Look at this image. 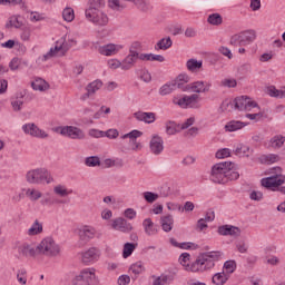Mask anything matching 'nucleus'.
I'll return each instance as SVG.
<instances>
[{
	"instance_id": "nucleus-47",
	"label": "nucleus",
	"mask_w": 285,
	"mask_h": 285,
	"mask_svg": "<svg viewBox=\"0 0 285 285\" xmlns=\"http://www.w3.org/2000/svg\"><path fill=\"white\" fill-rule=\"evenodd\" d=\"M267 94L269 95V97H276L278 99L285 98V90H278L274 86H272L267 89Z\"/></svg>"
},
{
	"instance_id": "nucleus-26",
	"label": "nucleus",
	"mask_w": 285,
	"mask_h": 285,
	"mask_svg": "<svg viewBox=\"0 0 285 285\" xmlns=\"http://www.w3.org/2000/svg\"><path fill=\"white\" fill-rule=\"evenodd\" d=\"M210 90V83L205 86L204 81H195L190 83L189 92H208Z\"/></svg>"
},
{
	"instance_id": "nucleus-6",
	"label": "nucleus",
	"mask_w": 285,
	"mask_h": 285,
	"mask_svg": "<svg viewBox=\"0 0 285 285\" xmlns=\"http://www.w3.org/2000/svg\"><path fill=\"white\" fill-rule=\"evenodd\" d=\"M97 230L90 226H83L78 229V242L76 243V248H83L91 239H95Z\"/></svg>"
},
{
	"instance_id": "nucleus-24",
	"label": "nucleus",
	"mask_w": 285,
	"mask_h": 285,
	"mask_svg": "<svg viewBox=\"0 0 285 285\" xmlns=\"http://www.w3.org/2000/svg\"><path fill=\"white\" fill-rule=\"evenodd\" d=\"M234 164L230 161H225V179L228 181H235L239 179V171L233 169Z\"/></svg>"
},
{
	"instance_id": "nucleus-42",
	"label": "nucleus",
	"mask_w": 285,
	"mask_h": 285,
	"mask_svg": "<svg viewBox=\"0 0 285 285\" xmlns=\"http://www.w3.org/2000/svg\"><path fill=\"white\" fill-rule=\"evenodd\" d=\"M26 195L29 197V199L31 202H37V200L41 199V197L43 196V194H41V191H39L35 188L27 189Z\"/></svg>"
},
{
	"instance_id": "nucleus-14",
	"label": "nucleus",
	"mask_w": 285,
	"mask_h": 285,
	"mask_svg": "<svg viewBox=\"0 0 285 285\" xmlns=\"http://www.w3.org/2000/svg\"><path fill=\"white\" fill-rule=\"evenodd\" d=\"M104 87V82L99 79L94 80L92 82H89L86 87L87 92L83 94L80 99L81 101H86V99H89V97H92L97 94L98 90H101Z\"/></svg>"
},
{
	"instance_id": "nucleus-51",
	"label": "nucleus",
	"mask_w": 285,
	"mask_h": 285,
	"mask_svg": "<svg viewBox=\"0 0 285 285\" xmlns=\"http://www.w3.org/2000/svg\"><path fill=\"white\" fill-rule=\"evenodd\" d=\"M236 268H237V263H235V261H227L224 263V269L226 271L225 275H230L235 273Z\"/></svg>"
},
{
	"instance_id": "nucleus-34",
	"label": "nucleus",
	"mask_w": 285,
	"mask_h": 285,
	"mask_svg": "<svg viewBox=\"0 0 285 285\" xmlns=\"http://www.w3.org/2000/svg\"><path fill=\"white\" fill-rule=\"evenodd\" d=\"M186 66H187V70H189V72H198L199 70H202V66H204V62L191 58L186 62Z\"/></svg>"
},
{
	"instance_id": "nucleus-53",
	"label": "nucleus",
	"mask_w": 285,
	"mask_h": 285,
	"mask_svg": "<svg viewBox=\"0 0 285 285\" xmlns=\"http://www.w3.org/2000/svg\"><path fill=\"white\" fill-rule=\"evenodd\" d=\"M142 196L145 202H147V204H155V200L159 199V194H156L153 191H145Z\"/></svg>"
},
{
	"instance_id": "nucleus-63",
	"label": "nucleus",
	"mask_w": 285,
	"mask_h": 285,
	"mask_svg": "<svg viewBox=\"0 0 285 285\" xmlns=\"http://www.w3.org/2000/svg\"><path fill=\"white\" fill-rule=\"evenodd\" d=\"M105 137H108V139H117V137H119V130L109 129L105 132Z\"/></svg>"
},
{
	"instance_id": "nucleus-56",
	"label": "nucleus",
	"mask_w": 285,
	"mask_h": 285,
	"mask_svg": "<svg viewBox=\"0 0 285 285\" xmlns=\"http://www.w3.org/2000/svg\"><path fill=\"white\" fill-rule=\"evenodd\" d=\"M229 43H230V46H235V47L244 46V42L242 40V33H236V35L232 36Z\"/></svg>"
},
{
	"instance_id": "nucleus-7",
	"label": "nucleus",
	"mask_w": 285,
	"mask_h": 285,
	"mask_svg": "<svg viewBox=\"0 0 285 285\" xmlns=\"http://www.w3.org/2000/svg\"><path fill=\"white\" fill-rule=\"evenodd\" d=\"M85 17L87 21H89L94 26H97L98 28H105V26H108L110 21V18H108V13L104 11H91L85 13Z\"/></svg>"
},
{
	"instance_id": "nucleus-57",
	"label": "nucleus",
	"mask_w": 285,
	"mask_h": 285,
	"mask_svg": "<svg viewBox=\"0 0 285 285\" xmlns=\"http://www.w3.org/2000/svg\"><path fill=\"white\" fill-rule=\"evenodd\" d=\"M21 22L17 16H12L9 21L6 23V28H19Z\"/></svg>"
},
{
	"instance_id": "nucleus-22",
	"label": "nucleus",
	"mask_w": 285,
	"mask_h": 285,
	"mask_svg": "<svg viewBox=\"0 0 285 285\" xmlns=\"http://www.w3.org/2000/svg\"><path fill=\"white\" fill-rule=\"evenodd\" d=\"M112 228H115V230H120V233H130V230H132V225L124 218H116L112 223Z\"/></svg>"
},
{
	"instance_id": "nucleus-27",
	"label": "nucleus",
	"mask_w": 285,
	"mask_h": 285,
	"mask_svg": "<svg viewBox=\"0 0 285 285\" xmlns=\"http://www.w3.org/2000/svg\"><path fill=\"white\" fill-rule=\"evenodd\" d=\"M142 227H144L146 235H148V237H153V235H157V225H155V223H153V219L146 218L142 222Z\"/></svg>"
},
{
	"instance_id": "nucleus-62",
	"label": "nucleus",
	"mask_w": 285,
	"mask_h": 285,
	"mask_svg": "<svg viewBox=\"0 0 285 285\" xmlns=\"http://www.w3.org/2000/svg\"><path fill=\"white\" fill-rule=\"evenodd\" d=\"M62 19L68 22L72 21V9L71 8H66L62 11Z\"/></svg>"
},
{
	"instance_id": "nucleus-9",
	"label": "nucleus",
	"mask_w": 285,
	"mask_h": 285,
	"mask_svg": "<svg viewBox=\"0 0 285 285\" xmlns=\"http://www.w3.org/2000/svg\"><path fill=\"white\" fill-rule=\"evenodd\" d=\"M210 181L214 184H227L226 161L218 163L212 167Z\"/></svg>"
},
{
	"instance_id": "nucleus-25",
	"label": "nucleus",
	"mask_w": 285,
	"mask_h": 285,
	"mask_svg": "<svg viewBox=\"0 0 285 285\" xmlns=\"http://www.w3.org/2000/svg\"><path fill=\"white\" fill-rule=\"evenodd\" d=\"M160 226L165 233H170L175 226V218L173 215L167 214L160 217Z\"/></svg>"
},
{
	"instance_id": "nucleus-55",
	"label": "nucleus",
	"mask_w": 285,
	"mask_h": 285,
	"mask_svg": "<svg viewBox=\"0 0 285 285\" xmlns=\"http://www.w3.org/2000/svg\"><path fill=\"white\" fill-rule=\"evenodd\" d=\"M53 193L56 195H58L59 197H68L70 191H68V189H66V187L58 185L53 188Z\"/></svg>"
},
{
	"instance_id": "nucleus-28",
	"label": "nucleus",
	"mask_w": 285,
	"mask_h": 285,
	"mask_svg": "<svg viewBox=\"0 0 285 285\" xmlns=\"http://www.w3.org/2000/svg\"><path fill=\"white\" fill-rule=\"evenodd\" d=\"M165 128H166V134L171 136V135H177L181 131V125L177 124L173 120H168L165 124Z\"/></svg>"
},
{
	"instance_id": "nucleus-17",
	"label": "nucleus",
	"mask_w": 285,
	"mask_h": 285,
	"mask_svg": "<svg viewBox=\"0 0 285 285\" xmlns=\"http://www.w3.org/2000/svg\"><path fill=\"white\" fill-rule=\"evenodd\" d=\"M149 148L153 155H161V153H164V138L159 135L153 136L149 142Z\"/></svg>"
},
{
	"instance_id": "nucleus-16",
	"label": "nucleus",
	"mask_w": 285,
	"mask_h": 285,
	"mask_svg": "<svg viewBox=\"0 0 285 285\" xmlns=\"http://www.w3.org/2000/svg\"><path fill=\"white\" fill-rule=\"evenodd\" d=\"M197 99H199V95L193 94L191 96H185L178 100L174 99V104L180 106V108H193L195 104H197Z\"/></svg>"
},
{
	"instance_id": "nucleus-41",
	"label": "nucleus",
	"mask_w": 285,
	"mask_h": 285,
	"mask_svg": "<svg viewBox=\"0 0 285 285\" xmlns=\"http://www.w3.org/2000/svg\"><path fill=\"white\" fill-rule=\"evenodd\" d=\"M135 248H137V245H135V243H126L122 249V257L125 259H127V257H130V255L135 253Z\"/></svg>"
},
{
	"instance_id": "nucleus-18",
	"label": "nucleus",
	"mask_w": 285,
	"mask_h": 285,
	"mask_svg": "<svg viewBox=\"0 0 285 285\" xmlns=\"http://www.w3.org/2000/svg\"><path fill=\"white\" fill-rule=\"evenodd\" d=\"M18 253L21 257H37L39 254V245L33 247L28 244H22L18 247Z\"/></svg>"
},
{
	"instance_id": "nucleus-46",
	"label": "nucleus",
	"mask_w": 285,
	"mask_h": 285,
	"mask_svg": "<svg viewBox=\"0 0 285 285\" xmlns=\"http://www.w3.org/2000/svg\"><path fill=\"white\" fill-rule=\"evenodd\" d=\"M0 6H19L22 10H26L23 0H0Z\"/></svg>"
},
{
	"instance_id": "nucleus-5",
	"label": "nucleus",
	"mask_w": 285,
	"mask_h": 285,
	"mask_svg": "<svg viewBox=\"0 0 285 285\" xmlns=\"http://www.w3.org/2000/svg\"><path fill=\"white\" fill-rule=\"evenodd\" d=\"M127 1V3H134L138 10H142V12H146L148 10V7L146 6V0H122ZM109 8L111 10H116V12H121V10H126L127 6L126 3L121 2V0H109L108 1Z\"/></svg>"
},
{
	"instance_id": "nucleus-43",
	"label": "nucleus",
	"mask_w": 285,
	"mask_h": 285,
	"mask_svg": "<svg viewBox=\"0 0 285 285\" xmlns=\"http://www.w3.org/2000/svg\"><path fill=\"white\" fill-rule=\"evenodd\" d=\"M203 256L207 257L208 259H210L212 262H219L222 259V257H224V253L217 250V252H207V253H203Z\"/></svg>"
},
{
	"instance_id": "nucleus-1",
	"label": "nucleus",
	"mask_w": 285,
	"mask_h": 285,
	"mask_svg": "<svg viewBox=\"0 0 285 285\" xmlns=\"http://www.w3.org/2000/svg\"><path fill=\"white\" fill-rule=\"evenodd\" d=\"M26 181L28 184H52L55 181V178H52V174L43 167L30 169L26 174Z\"/></svg>"
},
{
	"instance_id": "nucleus-19",
	"label": "nucleus",
	"mask_w": 285,
	"mask_h": 285,
	"mask_svg": "<svg viewBox=\"0 0 285 285\" xmlns=\"http://www.w3.org/2000/svg\"><path fill=\"white\" fill-rule=\"evenodd\" d=\"M218 235H223L224 237H239L242 235V229L239 227L233 225H222L218 227Z\"/></svg>"
},
{
	"instance_id": "nucleus-30",
	"label": "nucleus",
	"mask_w": 285,
	"mask_h": 285,
	"mask_svg": "<svg viewBox=\"0 0 285 285\" xmlns=\"http://www.w3.org/2000/svg\"><path fill=\"white\" fill-rule=\"evenodd\" d=\"M240 39L243 41V46H248L257 39V35L255 33V30H247L245 32H240Z\"/></svg>"
},
{
	"instance_id": "nucleus-32",
	"label": "nucleus",
	"mask_w": 285,
	"mask_h": 285,
	"mask_svg": "<svg viewBox=\"0 0 285 285\" xmlns=\"http://www.w3.org/2000/svg\"><path fill=\"white\" fill-rule=\"evenodd\" d=\"M31 87L33 90H39L40 92H43L50 88V85L43 80V78H36L33 82H31Z\"/></svg>"
},
{
	"instance_id": "nucleus-10",
	"label": "nucleus",
	"mask_w": 285,
	"mask_h": 285,
	"mask_svg": "<svg viewBox=\"0 0 285 285\" xmlns=\"http://www.w3.org/2000/svg\"><path fill=\"white\" fill-rule=\"evenodd\" d=\"M80 262L85 264V266H90V264H95L99 262L101 257V250L97 247H90L87 250L80 252Z\"/></svg>"
},
{
	"instance_id": "nucleus-61",
	"label": "nucleus",
	"mask_w": 285,
	"mask_h": 285,
	"mask_svg": "<svg viewBox=\"0 0 285 285\" xmlns=\"http://www.w3.org/2000/svg\"><path fill=\"white\" fill-rule=\"evenodd\" d=\"M216 157H217V159H225V157H230V149H228V148L219 149L216 153Z\"/></svg>"
},
{
	"instance_id": "nucleus-12",
	"label": "nucleus",
	"mask_w": 285,
	"mask_h": 285,
	"mask_svg": "<svg viewBox=\"0 0 285 285\" xmlns=\"http://www.w3.org/2000/svg\"><path fill=\"white\" fill-rule=\"evenodd\" d=\"M22 130L26 135H30L31 137H38L39 139H46L48 137V134L35 124H26L22 126Z\"/></svg>"
},
{
	"instance_id": "nucleus-48",
	"label": "nucleus",
	"mask_w": 285,
	"mask_h": 285,
	"mask_svg": "<svg viewBox=\"0 0 285 285\" xmlns=\"http://www.w3.org/2000/svg\"><path fill=\"white\" fill-rule=\"evenodd\" d=\"M55 132H59L62 137H72V126L56 127Z\"/></svg>"
},
{
	"instance_id": "nucleus-54",
	"label": "nucleus",
	"mask_w": 285,
	"mask_h": 285,
	"mask_svg": "<svg viewBox=\"0 0 285 285\" xmlns=\"http://www.w3.org/2000/svg\"><path fill=\"white\" fill-rule=\"evenodd\" d=\"M11 106L16 112H19V110H21V106H23V96L12 99Z\"/></svg>"
},
{
	"instance_id": "nucleus-35",
	"label": "nucleus",
	"mask_w": 285,
	"mask_h": 285,
	"mask_svg": "<svg viewBox=\"0 0 285 285\" xmlns=\"http://www.w3.org/2000/svg\"><path fill=\"white\" fill-rule=\"evenodd\" d=\"M174 90H177V83H174V81L167 82L160 87L159 95L166 97V95H170Z\"/></svg>"
},
{
	"instance_id": "nucleus-59",
	"label": "nucleus",
	"mask_w": 285,
	"mask_h": 285,
	"mask_svg": "<svg viewBox=\"0 0 285 285\" xmlns=\"http://www.w3.org/2000/svg\"><path fill=\"white\" fill-rule=\"evenodd\" d=\"M189 81H190V76H188L187 73H180L175 79L174 83H188Z\"/></svg>"
},
{
	"instance_id": "nucleus-20",
	"label": "nucleus",
	"mask_w": 285,
	"mask_h": 285,
	"mask_svg": "<svg viewBox=\"0 0 285 285\" xmlns=\"http://www.w3.org/2000/svg\"><path fill=\"white\" fill-rule=\"evenodd\" d=\"M134 117L137 121H144V124H155L157 121V115L155 112L136 111Z\"/></svg>"
},
{
	"instance_id": "nucleus-31",
	"label": "nucleus",
	"mask_w": 285,
	"mask_h": 285,
	"mask_svg": "<svg viewBox=\"0 0 285 285\" xmlns=\"http://www.w3.org/2000/svg\"><path fill=\"white\" fill-rule=\"evenodd\" d=\"M186 271H190V273H204V263L202 262V256H199L190 265L187 264Z\"/></svg>"
},
{
	"instance_id": "nucleus-64",
	"label": "nucleus",
	"mask_w": 285,
	"mask_h": 285,
	"mask_svg": "<svg viewBox=\"0 0 285 285\" xmlns=\"http://www.w3.org/2000/svg\"><path fill=\"white\" fill-rule=\"evenodd\" d=\"M130 284V276L121 275L118 277V285H128Z\"/></svg>"
},
{
	"instance_id": "nucleus-29",
	"label": "nucleus",
	"mask_w": 285,
	"mask_h": 285,
	"mask_svg": "<svg viewBox=\"0 0 285 285\" xmlns=\"http://www.w3.org/2000/svg\"><path fill=\"white\" fill-rule=\"evenodd\" d=\"M285 144V137L282 135H275L269 139V148L279 150Z\"/></svg>"
},
{
	"instance_id": "nucleus-44",
	"label": "nucleus",
	"mask_w": 285,
	"mask_h": 285,
	"mask_svg": "<svg viewBox=\"0 0 285 285\" xmlns=\"http://www.w3.org/2000/svg\"><path fill=\"white\" fill-rule=\"evenodd\" d=\"M261 161L262 164H276V161H279V156L276 154L263 155Z\"/></svg>"
},
{
	"instance_id": "nucleus-23",
	"label": "nucleus",
	"mask_w": 285,
	"mask_h": 285,
	"mask_svg": "<svg viewBox=\"0 0 285 285\" xmlns=\"http://www.w3.org/2000/svg\"><path fill=\"white\" fill-rule=\"evenodd\" d=\"M87 6L88 8L86 9L85 14L88 12L104 11V8H106V0H88Z\"/></svg>"
},
{
	"instance_id": "nucleus-49",
	"label": "nucleus",
	"mask_w": 285,
	"mask_h": 285,
	"mask_svg": "<svg viewBox=\"0 0 285 285\" xmlns=\"http://www.w3.org/2000/svg\"><path fill=\"white\" fill-rule=\"evenodd\" d=\"M85 164L89 168H95L97 166H101V160L97 156H90L86 158Z\"/></svg>"
},
{
	"instance_id": "nucleus-8",
	"label": "nucleus",
	"mask_w": 285,
	"mask_h": 285,
	"mask_svg": "<svg viewBox=\"0 0 285 285\" xmlns=\"http://www.w3.org/2000/svg\"><path fill=\"white\" fill-rule=\"evenodd\" d=\"M70 50L68 42L63 40H59L56 42V46L51 48L46 55L42 56L41 61H48V59H52V57H63L66 52Z\"/></svg>"
},
{
	"instance_id": "nucleus-15",
	"label": "nucleus",
	"mask_w": 285,
	"mask_h": 285,
	"mask_svg": "<svg viewBox=\"0 0 285 285\" xmlns=\"http://www.w3.org/2000/svg\"><path fill=\"white\" fill-rule=\"evenodd\" d=\"M122 49H124V46L121 45L108 43V45L98 47V52L104 57H112L117 55L119 50H122Z\"/></svg>"
},
{
	"instance_id": "nucleus-60",
	"label": "nucleus",
	"mask_w": 285,
	"mask_h": 285,
	"mask_svg": "<svg viewBox=\"0 0 285 285\" xmlns=\"http://www.w3.org/2000/svg\"><path fill=\"white\" fill-rule=\"evenodd\" d=\"M86 137V134H83V130L72 127V139H83Z\"/></svg>"
},
{
	"instance_id": "nucleus-40",
	"label": "nucleus",
	"mask_w": 285,
	"mask_h": 285,
	"mask_svg": "<svg viewBox=\"0 0 285 285\" xmlns=\"http://www.w3.org/2000/svg\"><path fill=\"white\" fill-rule=\"evenodd\" d=\"M248 150H250V148L244 144H239L236 146V148L234 149L235 155H237L238 157H248Z\"/></svg>"
},
{
	"instance_id": "nucleus-45",
	"label": "nucleus",
	"mask_w": 285,
	"mask_h": 285,
	"mask_svg": "<svg viewBox=\"0 0 285 285\" xmlns=\"http://www.w3.org/2000/svg\"><path fill=\"white\" fill-rule=\"evenodd\" d=\"M41 233H43V225H41L39 220H36L28 229V235H39Z\"/></svg>"
},
{
	"instance_id": "nucleus-39",
	"label": "nucleus",
	"mask_w": 285,
	"mask_h": 285,
	"mask_svg": "<svg viewBox=\"0 0 285 285\" xmlns=\"http://www.w3.org/2000/svg\"><path fill=\"white\" fill-rule=\"evenodd\" d=\"M129 271L137 277L146 271V267H144V263L141 261H138L129 267Z\"/></svg>"
},
{
	"instance_id": "nucleus-4",
	"label": "nucleus",
	"mask_w": 285,
	"mask_h": 285,
	"mask_svg": "<svg viewBox=\"0 0 285 285\" xmlns=\"http://www.w3.org/2000/svg\"><path fill=\"white\" fill-rule=\"evenodd\" d=\"M261 184L264 188H267V190H277L278 193H282V195H285V186H282V184H285L284 175L276 174L274 176L263 178Z\"/></svg>"
},
{
	"instance_id": "nucleus-33",
	"label": "nucleus",
	"mask_w": 285,
	"mask_h": 285,
	"mask_svg": "<svg viewBox=\"0 0 285 285\" xmlns=\"http://www.w3.org/2000/svg\"><path fill=\"white\" fill-rule=\"evenodd\" d=\"M246 126V122L239 120H232L225 126L227 132H235L236 130H242Z\"/></svg>"
},
{
	"instance_id": "nucleus-11",
	"label": "nucleus",
	"mask_w": 285,
	"mask_h": 285,
	"mask_svg": "<svg viewBox=\"0 0 285 285\" xmlns=\"http://www.w3.org/2000/svg\"><path fill=\"white\" fill-rule=\"evenodd\" d=\"M234 108L235 110H253V108H257V102L253 101L247 96H240L234 99Z\"/></svg>"
},
{
	"instance_id": "nucleus-36",
	"label": "nucleus",
	"mask_w": 285,
	"mask_h": 285,
	"mask_svg": "<svg viewBox=\"0 0 285 285\" xmlns=\"http://www.w3.org/2000/svg\"><path fill=\"white\" fill-rule=\"evenodd\" d=\"M230 277V275L225 274L224 272L222 273H216L213 278L212 282L215 285H224L228 282V278Z\"/></svg>"
},
{
	"instance_id": "nucleus-13",
	"label": "nucleus",
	"mask_w": 285,
	"mask_h": 285,
	"mask_svg": "<svg viewBox=\"0 0 285 285\" xmlns=\"http://www.w3.org/2000/svg\"><path fill=\"white\" fill-rule=\"evenodd\" d=\"M142 135L144 132L140 130L134 129L130 132L122 135L121 139H130L131 150H141V144L137 142V139Z\"/></svg>"
},
{
	"instance_id": "nucleus-37",
	"label": "nucleus",
	"mask_w": 285,
	"mask_h": 285,
	"mask_svg": "<svg viewBox=\"0 0 285 285\" xmlns=\"http://www.w3.org/2000/svg\"><path fill=\"white\" fill-rule=\"evenodd\" d=\"M168 48H173V39L170 37L160 39L155 46V50H168Z\"/></svg>"
},
{
	"instance_id": "nucleus-50",
	"label": "nucleus",
	"mask_w": 285,
	"mask_h": 285,
	"mask_svg": "<svg viewBox=\"0 0 285 285\" xmlns=\"http://www.w3.org/2000/svg\"><path fill=\"white\" fill-rule=\"evenodd\" d=\"M17 281L21 285L28 284V271L26 268L19 269L17 273Z\"/></svg>"
},
{
	"instance_id": "nucleus-21",
	"label": "nucleus",
	"mask_w": 285,
	"mask_h": 285,
	"mask_svg": "<svg viewBox=\"0 0 285 285\" xmlns=\"http://www.w3.org/2000/svg\"><path fill=\"white\" fill-rule=\"evenodd\" d=\"M137 59H139V52L129 53L121 62V70H131L135 68V63H137Z\"/></svg>"
},
{
	"instance_id": "nucleus-58",
	"label": "nucleus",
	"mask_w": 285,
	"mask_h": 285,
	"mask_svg": "<svg viewBox=\"0 0 285 285\" xmlns=\"http://www.w3.org/2000/svg\"><path fill=\"white\" fill-rule=\"evenodd\" d=\"M151 278L154 279L153 285H166V283L168 282V276L153 275Z\"/></svg>"
},
{
	"instance_id": "nucleus-2",
	"label": "nucleus",
	"mask_w": 285,
	"mask_h": 285,
	"mask_svg": "<svg viewBox=\"0 0 285 285\" xmlns=\"http://www.w3.org/2000/svg\"><path fill=\"white\" fill-rule=\"evenodd\" d=\"M38 250L40 255L46 257H59L61 255V246L52 237L43 238L38 245Z\"/></svg>"
},
{
	"instance_id": "nucleus-3",
	"label": "nucleus",
	"mask_w": 285,
	"mask_h": 285,
	"mask_svg": "<svg viewBox=\"0 0 285 285\" xmlns=\"http://www.w3.org/2000/svg\"><path fill=\"white\" fill-rule=\"evenodd\" d=\"M95 268H85L72 279V285H97L99 279Z\"/></svg>"
},
{
	"instance_id": "nucleus-52",
	"label": "nucleus",
	"mask_w": 285,
	"mask_h": 285,
	"mask_svg": "<svg viewBox=\"0 0 285 285\" xmlns=\"http://www.w3.org/2000/svg\"><path fill=\"white\" fill-rule=\"evenodd\" d=\"M200 259L203 262L204 271H210L212 268H215V263L210 258L204 256V254L200 255Z\"/></svg>"
},
{
	"instance_id": "nucleus-38",
	"label": "nucleus",
	"mask_w": 285,
	"mask_h": 285,
	"mask_svg": "<svg viewBox=\"0 0 285 285\" xmlns=\"http://www.w3.org/2000/svg\"><path fill=\"white\" fill-rule=\"evenodd\" d=\"M207 23L210 26H222L224 18L219 13H210L207 18Z\"/></svg>"
}]
</instances>
